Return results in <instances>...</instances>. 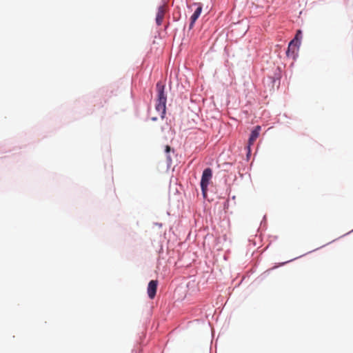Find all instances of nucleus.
I'll use <instances>...</instances> for the list:
<instances>
[{
	"mask_svg": "<svg viewBox=\"0 0 353 353\" xmlns=\"http://www.w3.org/2000/svg\"><path fill=\"white\" fill-rule=\"evenodd\" d=\"M157 103L155 105V110L158 113V116H152L150 115V119L152 121H157L158 117L161 119L164 118L165 114V109H166V101L167 97L164 92L165 86L162 85L161 83H157Z\"/></svg>",
	"mask_w": 353,
	"mask_h": 353,
	"instance_id": "nucleus-1",
	"label": "nucleus"
},
{
	"mask_svg": "<svg viewBox=\"0 0 353 353\" xmlns=\"http://www.w3.org/2000/svg\"><path fill=\"white\" fill-rule=\"evenodd\" d=\"M167 12V6L163 4L160 6L158 8V11L156 17V23L157 26H161L162 24L163 20L165 17V14Z\"/></svg>",
	"mask_w": 353,
	"mask_h": 353,
	"instance_id": "nucleus-3",
	"label": "nucleus"
},
{
	"mask_svg": "<svg viewBox=\"0 0 353 353\" xmlns=\"http://www.w3.org/2000/svg\"><path fill=\"white\" fill-rule=\"evenodd\" d=\"M301 38V30H298L297 32H296V37H295L294 39H293L292 41H290V43L289 44V46H288V48H290V47L292 45H294V43L295 42L297 43Z\"/></svg>",
	"mask_w": 353,
	"mask_h": 353,
	"instance_id": "nucleus-7",
	"label": "nucleus"
},
{
	"mask_svg": "<svg viewBox=\"0 0 353 353\" xmlns=\"http://www.w3.org/2000/svg\"><path fill=\"white\" fill-rule=\"evenodd\" d=\"M201 12H202V6L201 5H199L196 8V9L195 10V11L194 12V13L192 14V15L190 17V26H189L190 29H192L194 27V25L196 21L198 19V18L201 15Z\"/></svg>",
	"mask_w": 353,
	"mask_h": 353,
	"instance_id": "nucleus-6",
	"label": "nucleus"
},
{
	"mask_svg": "<svg viewBox=\"0 0 353 353\" xmlns=\"http://www.w3.org/2000/svg\"><path fill=\"white\" fill-rule=\"evenodd\" d=\"M212 177V169L210 168H205L202 174L201 180V188L202 190V193L205 197L207 191H208V187L210 183V181H211Z\"/></svg>",
	"mask_w": 353,
	"mask_h": 353,
	"instance_id": "nucleus-2",
	"label": "nucleus"
},
{
	"mask_svg": "<svg viewBox=\"0 0 353 353\" xmlns=\"http://www.w3.org/2000/svg\"><path fill=\"white\" fill-rule=\"evenodd\" d=\"M158 281L157 280H152L149 282L148 285V294L150 299H153L156 295L157 290Z\"/></svg>",
	"mask_w": 353,
	"mask_h": 353,
	"instance_id": "nucleus-4",
	"label": "nucleus"
},
{
	"mask_svg": "<svg viewBox=\"0 0 353 353\" xmlns=\"http://www.w3.org/2000/svg\"><path fill=\"white\" fill-rule=\"evenodd\" d=\"M261 129V127L260 125H256L251 132V134L248 140V148H250V145L254 144V141L259 137Z\"/></svg>",
	"mask_w": 353,
	"mask_h": 353,
	"instance_id": "nucleus-5",
	"label": "nucleus"
},
{
	"mask_svg": "<svg viewBox=\"0 0 353 353\" xmlns=\"http://www.w3.org/2000/svg\"><path fill=\"white\" fill-rule=\"evenodd\" d=\"M170 150H171V148L169 145H166L165 150V152L169 153L170 152Z\"/></svg>",
	"mask_w": 353,
	"mask_h": 353,
	"instance_id": "nucleus-8",
	"label": "nucleus"
}]
</instances>
